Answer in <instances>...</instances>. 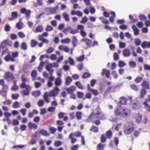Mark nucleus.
<instances>
[{"mask_svg": "<svg viewBox=\"0 0 150 150\" xmlns=\"http://www.w3.org/2000/svg\"><path fill=\"white\" fill-rule=\"evenodd\" d=\"M127 99L124 97H122L120 98V101L118 103V104L125 105L126 104Z\"/></svg>", "mask_w": 150, "mask_h": 150, "instance_id": "obj_8", "label": "nucleus"}, {"mask_svg": "<svg viewBox=\"0 0 150 150\" xmlns=\"http://www.w3.org/2000/svg\"><path fill=\"white\" fill-rule=\"evenodd\" d=\"M19 122L18 120L16 119H14L13 120L12 124L13 125L15 126L18 125Z\"/></svg>", "mask_w": 150, "mask_h": 150, "instance_id": "obj_62", "label": "nucleus"}, {"mask_svg": "<svg viewBox=\"0 0 150 150\" xmlns=\"http://www.w3.org/2000/svg\"><path fill=\"white\" fill-rule=\"evenodd\" d=\"M146 94V92L145 89H142L140 93V97L141 98H143L144 96Z\"/></svg>", "mask_w": 150, "mask_h": 150, "instance_id": "obj_28", "label": "nucleus"}, {"mask_svg": "<svg viewBox=\"0 0 150 150\" xmlns=\"http://www.w3.org/2000/svg\"><path fill=\"white\" fill-rule=\"evenodd\" d=\"M76 86L79 89L83 90L84 89L83 87L79 81H76L75 83Z\"/></svg>", "mask_w": 150, "mask_h": 150, "instance_id": "obj_32", "label": "nucleus"}, {"mask_svg": "<svg viewBox=\"0 0 150 150\" xmlns=\"http://www.w3.org/2000/svg\"><path fill=\"white\" fill-rule=\"evenodd\" d=\"M88 19L86 16H85L82 18V20L80 21V23H85L87 22Z\"/></svg>", "mask_w": 150, "mask_h": 150, "instance_id": "obj_44", "label": "nucleus"}, {"mask_svg": "<svg viewBox=\"0 0 150 150\" xmlns=\"http://www.w3.org/2000/svg\"><path fill=\"white\" fill-rule=\"evenodd\" d=\"M82 42H84L87 46L90 47L91 43V41L88 38H83L81 40Z\"/></svg>", "mask_w": 150, "mask_h": 150, "instance_id": "obj_13", "label": "nucleus"}, {"mask_svg": "<svg viewBox=\"0 0 150 150\" xmlns=\"http://www.w3.org/2000/svg\"><path fill=\"white\" fill-rule=\"evenodd\" d=\"M49 129L50 131V133L52 134H54L56 130L55 128L52 127H50Z\"/></svg>", "mask_w": 150, "mask_h": 150, "instance_id": "obj_57", "label": "nucleus"}, {"mask_svg": "<svg viewBox=\"0 0 150 150\" xmlns=\"http://www.w3.org/2000/svg\"><path fill=\"white\" fill-rule=\"evenodd\" d=\"M69 60V64L70 65H74V60L71 57H69L68 58Z\"/></svg>", "mask_w": 150, "mask_h": 150, "instance_id": "obj_55", "label": "nucleus"}, {"mask_svg": "<svg viewBox=\"0 0 150 150\" xmlns=\"http://www.w3.org/2000/svg\"><path fill=\"white\" fill-rule=\"evenodd\" d=\"M38 44V42L34 39L30 41V45L31 47H35Z\"/></svg>", "mask_w": 150, "mask_h": 150, "instance_id": "obj_26", "label": "nucleus"}, {"mask_svg": "<svg viewBox=\"0 0 150 150\" xmlns=\"http://www.w3.org/2000/svg\"><path fill=\"white\" fill-rule=\"evenodd\" d=\"M44 62L42 61L40 62V65L38 68V71L39 72H41L43 69V67L44 65Z\"/></svg>", "mask_w": 150, "mask_h": 150, "instance_id": "obj_38", "label": "nucleus"}, {"mask_svg": "<svg viewBox=\"0 0 150 150\" xmlns=\"http://www.w3.org/2000/svg\"><path fill=\"white\" fill-rule=\"evenodd\" d=\"M77 97L79 98H81L83 96V93L80 92H78L77 93Z\"/></svg>", "mask_w": 150, "mask_h": 150, "instance_id": "obj_53", "label": "nucleus"}, {"mask_svg": "<svg viewBox=\"0 0 150 150\" xmlns=\"http://www.w3.org/2000/svg\"><path fill=\"white\" fill-rule=\"evenodd\" d=\"M134 42L136 46H138L140 44L141 41L139 39H136L134 40Z\"/></svg>", "mask_w": 150, "mask_h": 150, "instance_id": "obj_52", "label": "nucleus"}, {"mask_svg": "<svg viewBox=\"0 0 150 150\" xmlns=\"http://www.w3.org/2000/svg\"><path fill=\"white\" fill-rule=\"evenodd\" d=\"M4 78L8 81H12L15 79L13 76H4Z\"/></svg>", "mask_w": 150, "mask_h": 150, "instance_id": "obj_16", "label": "nucleus"}, {"mask_svg": "<svg viewBox=\"0 0 150 150\" xmlns=\"http://www.w3.org/2000/svg\"><path fill=\"white\" fill-rule=\"evenodd\" d=\"M72 81V78L69 76H67L65 79V84L66 86H69Z\"/></svg>", "mask_w": 150, "mask_h": 150, "instance_id": "obj_17", "label": "nucleus"}, {"mask_svg": "<svg viewBox=\"0 0 150 150\" xmlns=\"http://www.w3.org/2000/svg\"><path fill=\"white\" fill-rule=\"evenodd\" d=\"M141 86L147 90H149L150 89L149 84L146 81H144L141 84Z\"/></svg>", "mask_w": 150, "mask_h": 150, "instance_id": "obj_11", "label": "nucleus"}, {"mask_svg": "<svg viewBox=\"0 0 150 150\" xmlns=\"http://www.w3.org/2000/svg\"><path fill=\"white\" fill-rule=\"evenodd\" d=\"M16 26L18 29L21 30L23 28V23L21 22H19L16 23Z\"/></svg>", "mask_w": 150, "mask_h": 150, "instance_id": "obj_39", "label": "nucleus"}, {"mask_svg": "<svg viewBox=\"0 0 150 150\" xmlns=\"http://www.w3.org/2000/svg\"><path fill=\"white\" fill-rule=\"evenodd\" d=\"M106 137L108 139H110L112 136V133L111 131L109 130L106 132Z\"/></svg>", "mask_w": 150, "mask_h": 150, "instance_id": "obj_31", "label": "nucleus"}, {"mask_svg": "<svg viewBox=\"0 0 150 150\" xmlns=\"http://www.w3.org/2000/svg\"><path fill=\"white\" fill-rule=\"evenodd\" d=\"M21 48L23 50H26L27 49V46L26 43L25 42H23L21 44Z\"/></svg>", "mask_w": 150, "mask_h": 150, "instance_id": "obj_37", "label": "nucleus"}, {"mask_svg": "<svg viewBox=\"0 0 150 150\" xmlns=\"http://www.w3.org/2000/svg\"><path fill=\"white\" fill-rule=\"evenodd\" d=\"M39 133L42 135L46 136H49L50 134L49 133H48L47 130L43 129L40 130L39 131Z\"/></svg>", "mask_w": 150, "mask_h": 150, "instance_id": "obj_20", "label": "nucleus"}, {"mask_svg": "<svg viewBox=\"0 0 150 150\" xmlns=\"http://www.w3.org/2000/svg\"><path fill=\"white\" fill-rule=\"evenodd\" d=\"M132 28L134 32V34L135 35H137L139 33V31L135 25H133L132 26Z\"/></svg>", "mask_w": 150, "mask_h": 150, "instance_id": "obj_19", "label": "nucleus"}, {"mask_svg": "<svg viewBox=\"0 0 150 150\" xmlns=\"http://www.w3.org/2000/svg\"><path fill=\"white\" fill-rule=\"evenodd\" d=\"M36 143V139L35 138H31L30 142V144L31 145H34Z\"/></svg>", "mask_w": 150, "mask_h": 150, "instance_id": "obj_51", "label": "nucleus"}, {"mask_svg": "<svg viewBox=\"0 0 150 150\" xmlns=\"http://www.w3.org/2000/svg\"><path fill=\"white\" fill-rule=\"evenodd\" d=\"M7 41L6 40H4L3 41L1 44V46L2 48H4L5 47L6 45Z\"/></svg>", "mask_w": 150, "mask_h": 150, "instance_id": "obj_56", "label": "nucleus"}, {"mask_svg": "<svg viewBox=\"0 0 150 150\" xmlns=\"http://www.w3.org/2000/svg\"><path fill=\"white\" fill-rule=\"evenodd\" d=\"M84 59V54L77 58L76 60L78 62H82L83 61Z\"/></svg>", "mask_w": 150, "mask_h": 150, "instance_id": "obj_45", "label": "nucleus"}, {"mask_svg": "<svg viewBox=\"0 0 150 150\" xmlns=\"http://www.w3.org/2000/svg\"><path fill=\"white\" fill-rule=\"evenodd\" d=\"M28 127L30 129H35L37 128L38 126L35 123H33L31 122H29L28 124Z\"/></svg>", "mask_w": 150, "mask_h": 150, "instance_id": "obj_15", "label": "nucleus"}, {"mask_svg": "<svg viewBox=\"0 0 150 150\" xmlns=\"http://www.w3.org/2000/svg\"><path fill=\"white\" fill-rule=\"evenodd\" d=\"M120 106L119 107L116 108L115 110V113L116 116L121 115L122 113L120 109Z\"/></svg>", "mask_w": 150, "mask_h": 150, "instance_id": "obj_23", "label": "nucleus"}, {"mask_svg": "<svg viewBox=\"0 0 150 150\" xmlns=\"http://www.w3.org/2000/svg\"><path fill=\"white\" fill-rule=\"evenodd\" d=\"M141 47L143 48H149L150 47V42H147L146 41L143 42L141 45Z\"/></svg>", "mask_w": 150, "mask_h": 150, "instance_id": "obj_9", "label": "nucleus"}, {"mask_svg": "<svg viewBox=\"0 0 150 150\" xmlns=\"http://www.w3.org/2000/svg\"><path fill=\"white\" fill-rule=\"evenodd\" d=\"M139 19L141 21L146 20V17L143 15H140L139 16Z\"/></svg>", "mask_w": 150, "mask_h": 150, "instance_id": "obj_59", "label": "nucleus"}, {"mask_svg": "<svg viewBox=\"0 0 150 150\" xmlns=\"http://www.w3.org/2000/svg\"><path fill=\"white\" fill-rule=\"evenodd\" d=\"M74 135L73 133H71L69 136V138L71 139V143L72 144H74L75 142H76L77 139L75 138H74L73 137V136Z\"/></svg>", "mask_w": 150, "mask_h": 150, "instance_id": "obj_24", "label": "nucleus"}, {"mask_svg": "<svg viewBox=\"0 0 150 150\" xmlns=\"http://www.w3.org/2000/svg\"><path fill=\"white\" fill-rule=\"evenodd\" d=\"M41 94V92L40 91L36 90L33 91L32 93V96H34L35 98L39 96Z\"/></svg>", "mask_w": 150, "mask_h": 150, "instance_id": "obj_18", "label": "nucleus"}, {"mask_svg": "<svg viewBox=\"0 0 150 150\" xmlns=\"http://www.w3.org/2000/svg\"><path fill=\"white\" fill-rule=\"evenodd\" d=\"M62 144V142L59 141H57L55 142L54 146L56 147H58L61 146Z\"/></svg>", "mask_w": 150, "mask_h": 150, "instance_id": "obj_48", "label": "nucleus"}, {"mask_svg": "<svg viewBox=\"0 0 150 150\" xmlns=\"http://www.w3.org/2000/svg\"><path fill=\"white\" fill-rule=\"evenodd\" d=\"M142 115L140 114H138V117L136 119V122L137 124H139L142 120Z\"/></svg>", "mask_w": 150, "mask_h": 150, "instance_id": "obj_30", "label": "nucleus"}, {"mask_svg": "<svg viewBox=\"0 0 150 150\" xmlns=\"http://www.w3.org/2000/svg\"><path fill=\"white\" fill-rule=\"evenodd\" d=\"M70 40L69 38H66L64 39H62L61 42L62 43H69L70 42Z\"/></svg>", "mask_w": 150, "mask_h": 150, "instance_id": "obj_42", "label": "nucleus"}, {"mask_svg": "<svg viewBox=\"0 0 150 150\" xmlns=\"http://www.w3.org/2000/svg\"><path fill=\"white\" fill-rule=\"evenodd\" d=\"M18 35L19 37L21 38H24L25 37V35L22 32H19L18 33Z\"/></svg>", "mask_w": 150, "mask_h": 150, "instance_id": "obj_58", "label": "nucleus"}, {"mask_svg": "<svg viewBox=\"0 0 150 150\" xmlns=\"http://www.w3.org/2000/svg\"><path fill=\"white\" fill-rule=\"evenodd\" d=\"M53 27L50 25H47L46 28V30L47 31H50L53 30Z\"/></svg>", "mask_w": 150, "mask_h": 150, "instance_id": "obj_63", "label": "nucleus"}, {"mask_svg": "<svg viewBox=\"0 0 150 150\" xmlns=\"http://www.w3.org/2000/svg\"><path fill=\"white\" fill-rule=\"evenodd\" d=\"M59 89L57 87H54L53 90H51L48 94L47 92H45L43 95V99L47 103L49 102V97H54L56 96L58 94Z\"/></svg>", "mask_w": 150, "mask_h": 150, "instance_id": "obj_1", "label": "nucleus"}, {"mask_svg": "<svg viewBox=\"0 0 150 150\" xmlns=\"http://www.w3.org/2000/svg\"><path fill=\"white\" fill-rule=\"evenodd\" d=\"M96 117L98 119H99L100 120L105 119V116L102 113L98 116L96 115Z\"/></svg>", "mask_w": 150, "mask_h": 150, "instance_id": "obj_50", "label": "nucleus"}, {"mask_svg": "<svg viewBox=\"0 0 150 150\" xmlns=\"http://www.w3.org/2000/svg\"><path fill=\"white\" fill-rule=\"evenodd\" d=\"M128 26L127 25H122L119 27V28L120 29L122 30H125L127 28Z\"/></svg>", "mask_w": 150, "mask_h": 150, "instance_id": "obj_60", "label": "nucleus"}, {"mask_svg": "<svg viewBox=\"0 0 150 150\" xmlns=\"http://www.w3.org/2000/svg\"><path fill=\"white\" fill-rule=\"evenodd\" d=\"M101 142L102 143H105L106 141V138L104 134H102L100 137Z\"/></svg>", "mask_w": 150, "mask_h": 150, "instance_id": "obj_47", "label": "nucleus"}, {"mask_svg": "<svg viewBox=\"0 0 150 150\" xmlns=\"http://www.w3.org/2000/svg\"><path fill=\"white\" fill-rule=\"evenodd\" d=\"M8 86L5 85L2 86V89L1 91V94L2 97L5 98L7 97V95L8 91Z\"/></svg>", "mask_w": 150, "mask_h": 150, "instance_id": "obj_3", "label": "nucleus"}, {"mask_svg": "<svg viewBox=\"0 0 150 150\" xmlns=\"http://www.w3.org/2000/svg\"><path fill=\"white\" fill-rule=\"evenodd\" d=\"M72 44L74 47H76L77 45V39L76 36H73L72 38Z\"/></svg>", "mask_w": 150, "mask_h": 150, "instance_id": "obj_22", "label": "nucleus"}, {"mask_svg": "<svg viewBox=\"0 0 150 150\" xmlns=\"http://www.w3.org/2000/svg\"><path fill=\"white\" fill-rule=\"evenodd\" d=\"M19 95L18 93L13 94L12 95L11 97L13 99L17 100L19 97Z\"/></svg>", "mask_w": 150, "mask_h": 150, "instance_id": "obj_46", "label": "nucleus"}, {"mask_svg": "<svg viewBox=\"0 0 150 150\" xmlns=\"http://www.w3.org/2000/svg\"><path fill=\"white\" fill-rule=\"evenodd\" d=\"M43 30V28L42 26L39 25L38 26L36 29V32H42Z\"/></svg>", "mask_w": 150, "mask_h": 150, "instance_id": "obj_41", "label": "nucleus"}, {"mask_svg": "<svg viewBox=\"0 0 150 150\" xmlns=\"http://www.w3.org/2000/svg\"><path fill=\"white\" fill-rule=\"evenodd\" d=\"M91 92H92V94L95 96H97L98 94V92L96 90L93 89H91Z\"/></svg>", "mask_w": 150, "mask_h": 150, "instance_id": "obj_49", "label": "nucleus"}, {"mask_svg": "<svg viewBox=\"0 0 150 150\" xmlns=\"http://www.w3.org/2000/svg\"><path fill=\"white\" fill-rule=\"evenodd\" d=\"M12 103V101L9 99H7L3 102V103L5 105H10Z\"/></svg>", "mask_w": 150, "mask_h": 150, "instance_id": "obj_54", "label": "nucleus"}, {"mask_svg": "<svg viewBox=\"0 0 150 150\" xmlns=\"http://www.w3.org/2000/svg\"><path fill=\"white\" fill-rule=\"evenodd\" d=\"M62 83L61 79L59 77L57 78L55 81V84L57 86H60Z\"/></svg>", "mask_w": 150, "mask_h": 150, "instance_id": "obj_27", "label": "nucleus"}, {"mask_svg": "<svg viewBox=\"0 0 150 150\" xmlns=\"http://www.w3.org/2000/svg\"><path fill=\"white\" fill-rule=\"evenodd\" d=\"M54 51V49L52 47H50L48 49L46 50V52L47 53H51Z\"/></svg>", "mask_w": 150, "mask_h": 150, "instance_id": "obj_64", "label": "nucleus"}, {"mask_svg": "<svg viewBox=\"0 0 150 150\" xmlns=\"http://www.w3.org/2000/svg\"><path fill=\"white\" fill-rule=\"evenodd\" d=\"M12 107L14 108H18L20 107V105L18 102L16 101L13 103Z\"/></svg>", "mask_w": 150, "mask_h": 150, "instance_id": "obj_36", "label": "nucleus"}, {"mask_svg": "<svg viewBox=\"0 0 150 150\" xmlns=\"http://www.w3.org/2000/svg\"><path fill=\"white\" fill-rule=\"evenodd\" d=\"M105 145L101 143L98 144L97 146V149L98 150H104Z\"/></svg>", "mask_w": 150, "mask_h": 150, "instance_id": "obj_33", "label": "nucleus"}, {"mask_svg": "<svg viewBox=\"0 0 150 150\" xmlns=\"http://www.w3.org/2000/svg\"><path fill=\"white\" fill-rule=\"evenodd\" d=\"M129 65L130 67L134 68L136 67V63L135 62L132 61L129 62Z\"/></svg>", "mask_w": 150, "mask_h": 150, "instance_id": "obj_40", "label": "nucleus"}, {"mask_svg": "<svg viewBox=\"0 0 150 150\" xmlns=\"http://www.w3.org/2000/svg\"><path fill=\"white\" fill-rule=\"evenodd\" d=\"M141 105L139 102H137L136 103H134L132 105V108L134 109H137L140 108Z\"/></svg>", "mask_w": 150, "mask_h": 150, "instance_id": "obj_10", "label": "nucleus"}, {"mask_svg": "<svg viewBox=\"0 0 150 150\" xmlns=\"http://www.w3.org/2000/svg\"><path fill=\"white\" fill-rule=\"evenodd\" d=\"M123 113H122L121 116L123 117H126L128 115V113L129 112V111L128 109L126 108H124L122 110Z\"/></svg>", "mask_w": 150, "mask_h": 150, "instance_id": "obj_21", "label": "nucleus"}, {"mask_svg": "<svg viewBox=\"0 0 150 150\" xmlns=\"http://www.w3.org/2000/svg\"><path fill=\"white\" fill-rule=\"evenodd\" d=\"M90 131L95 132H97L98 131V127L93 126L90 129Z\"/></svg>", "mask_w": 150, "mask_h": 150, "instance_id": "obj_34", "label": "nucleus"}, {"mask_svg": "<svg viewBox=\"0 0 150 150\" xmlns=\"http://www.w3.org/2000/svg\"><path fill=\"white\" fill-rule=\"evenodd\" d=\"M59 49L61 51H64L67 52H68L69 50V47L67 46H65L63 45H59Z\"/></svg>", "mask_w": 150, "mask_h": 150, "instance_id": "obj_7", "label": "nucleus"}, {"mask_svg": "<svg viewBox=\"0 0 150 150\" xmlns=\"http://www.w3.org/2000/svg\"><path fill=\"white\" fill-rule=\"evenodd\" d=\"M12 17H9L8 19L9 21H12L16 18L18 17V13L14 11L11 13V14Z\"/></svg>", "mask_w": 150, "mask_h": 150, "instance_id": "obj_6", "label": "nucleus"}, {"mask_svg": "<svg viewBox=\"0 0 150 150\" xmlns=\"http://www.w3.org/2000/svg\"><path fill=\"white\" fill-rule=\"evenodd\" d=\"M82 113L81 112H77L76 113V116L78 120H80L82 118Z\"/></svg>", "mask_w": 150, "mask_h": 150, "instance_id": "obj_35", "label": "nucleus"}, {"mask_svg": "<svg viewBox=\"0 0 150 150\" xmlns=\"http://www.w3.org/2000/svg\"><path fill=\"white\" fill-rule=\"evenodd\" d=\"M110 71L109 70H107L104 69L102 70V75H110Z\"/></svg>", "mask_w": 150, "mask_h": 150, "instance_id": "obj_29", "label": "nucleus"}, {"mask_svg": "<svg viewBox=\"0 0 150 150\" xmlns=\"http://www.w3.org/2000/svg\"><path fill=\"white\" fill-rule=\"evenodd\" d=\"M130 50L128 49H126L123 51V54L125 57H127L130 55Z\"/></svg>", "mask_w": 150, "mask_h": 150, "instance_id": "obj_14", "label": "nucleus"}, {"mask_svg": "<svg viewBox=\"0 0 150 150\" xmlns=\"http://www.w3.org/2000/svg\"><path fill=\"white\" fill-rule=\"evenodd\" d=\"M76 88L75 86H71L70 87L66 89V90L69 94L73 93V92L76 90Z\"/></svg>", "mask_w": 150, "mask_h": 150, "instance_id": "obj_5", "label": "nucleus"}, {"mask_svg": "<svg viewBox=\"0 0 150 150\" xmlns=\"http://www.w3.org/2000/svg\"><path fill=\"white\" fill-rule=\"evenodd\" d=\"M52 68L48 64L47 65L46 67V69L49 71L50 75H52L54 71L52 69Z\"/></svg>", "mask_w": 150, "mask_h": 150, "instance_id": "obj_25", "label": "nucleus"}, {"mask_svg": "<svg viewBox=\"0 0 150 150\" xmlns=\"http://www.w3.org/2000/svg\"><path fill=\"white\" fill-rule=\"evenodd\" d=\"M25 88V90H23L22 91L23 94L24 96H28L29 95V91L31 90V87L30 86H27Z\"/></svg>", "mask_w": 150, "mask_h": 150, "instance_id": "obj_4", "label": "nucleus"}, {"mask_svg": "<svg viewBox=\"0 0 150 150\" xmlns=\"http://www.w3.org/2000/svg\"><path fill=\"white\" fill-rule=\"evenodd\" d=\"M62 16L64 20L66 22H69L70 21L69 15L66 12H64L62 15Z\"/></svg>", "mask_w": 150, "mask_h": 150, "instance_id": "obj_12", "label": "nucleus"}, {"mask_svg": "<svg viewBox=\"0 0 150 150\" xmlns=\"http://www.w3.org/2000/svg\"><path fill=\"white\" fill-rule=\"evenodd\" d=\"M126 63L122 61H120L119 62L118 65L120 67H122L126 65Z\"/></svg>", "mask_w": 150, "mask_h": 150, "instance_id": "obj_43", "label": "nucleus"}, {"mask_svg": "<svg viewBox=\"0 0 150 150\" xmlns=\"http://www.w3.org/2000/svg\"><path fill=\"white\" fill-rule=\"evenodd\" d=\"M40 114L41 115H43L46 112V110L45 108H43L40 109Z\"/></svg>", "mask_w": 150, "mask_h": 150, "instance_id": "obj_61", "label": "nucleus"}, {"mask_svg": "<svg viewBox=\"0 0 150 150\" xmlns=\"http://www.w3.org/2000/svg\"><path fill=\"white\" fill-rule=\"evenodd\" d=\"M134 129L133 124L132 122H131L129 123L127 126L125 127L123 132L126 134H129L132 133Z\"/></svg>", "mask_w": 150, "mask_h": 150, "instance_id": "obj_2", "label": "nucleus"}]
</instances>
